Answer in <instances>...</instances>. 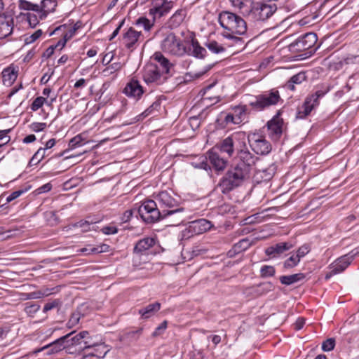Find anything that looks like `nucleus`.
I'll list each match as a JSON object with an SVG mask.
<instances>
[{
	"label": "nucleus",
	"instance_id": "nucleus-1",
	"mask_svg": "<svg viewBox=\"0 0 359 359\" xmlns=\"http://www.w3.org/2000/svg\"><path fill=\"white\" fill-rule=\"evenodd\" d=\"M257 160L243 142L234 158V165L225 173L219 186L223 194H226L241 185L250 176V172Z\"/></svg>",
	"mask_w": 359,
	"mask_h": 359
},
{
	"label": "nucleus",
	"instance_id": "nucleus-2",
	"mask_svg": "<svg viewBox=\"0 0 359 359\" xmlns=\"http://www.w3.org/2000/svg\"><path fill=\"white\" fill-rule=\"evenodd\" d=\"M218 21L222 27L225 29L224 32H231L243 35L247 32L245 21L233 13L229 11L221 12L219 14Z\"/></svg>",
	"mask_w": 359,
	"mask_h": 359
},
{
	"label": "nucleus",
	"instance_id": "nucleus-3",
	"mask_svg": "<svg viewBox=\"0 0 359 359\" xmlns=\"http://www.w3.org/2000/svg\"><path fill=\"white\" fill-rule=\"evenodd\" d=\"M142 220L146 223H154L160 219L163 215V210L157 208V203L153 200L144 201L137 210Z\"/></svg>",
	"mask_w": 359,
	"mask_h": 359
},
{
	"label": "nucleus",
	"instance_id": "nucleus-4",
	"mask_svg": "<svg viewBox=\"0 0 359 359\" xmlns=\"http://www.w3.org/2000/svg\"><path fill=\"white\" fill-rule=\"evenodd\" d=\"M142 78L147 84L161 85L166 81L168 76L161 72L158 66L149 63L144 67Z\"/></svg>",
	"mask_w": 359,
	"mask_h": 359
},
{
	"label": "nucleus",
	"instance_id": "nucleus-5",
	"mask_svg": "<svg viewBox=\"0 0 359 359\" xmlns=\"http://www.w3.org/2000/svg\"><path fill=\"white\" fill-rule=\"evenodd\" d=\"M161 48L165 53L177 56L183 55L186 52L181 40L173 33L166 35L161 42Z\"/></svg>",
	"mask_w": 359,
	"mask_h": 359
},
{
	"label": "nucleus",
	"instance_id": "nucleus-6",
	"mask_svg": "<svg viewBox=\"0 0 359 359\" xmlns=\"http://www.w3.org/2000/svg\"><path fill=\"white\" fill-rule=\"evenodd\" d=\"M280 100V97L278 91L271 90L257 95L255 100L250 102V105L257 109L262 110L266 107L276 104Z\"/></svg>",
	"mask_w": 359,
	"mask_h": 359
},
{
	"label": "nucleus",
	"instance_id": "nucleus-7",
	"mask_svg": "<svg viewBox=\"0 0 359 359\" xmlns=\"http://www.w3.org/2000/svg\"><path fill=\"white\" fill-rule=\"evenodd\" d=\"M326 90H318L311 96H308L302 107H299L296 117L304 118L310 114L311 111L319 104V98L323 97Z\"/></svg>",
	"mask_w": 359,
	"mask_h": 359
},
{
	"label": "nucleus",
	"instance_id": "nucleus-8",
	"mask_svg": "<svg viewBox=\"0 0 359 359\" xmlns=\"http://www.w3.org/2000/svg\"><path fill=\"white\" fill-rule=\"evenodd\" d=\"M212 227L210 221L205 219H200L189 223L188 226L182 231V239H188L194 235L201 234Z\"/></svg>",
	"mask_w": 359,
	"mask_h": 359
},
{
	"label": "nucleus",
	"instance_id": "nucleus-9",
	"mask_svg": "<svg viewBox=\"0 0 359 359\" xmlns=\"http://www.w3.org/2000/svg\"><path fill=\"white\" fill-rule=\"evenodd\" d=\"M277 10V6L275 4H257L254 6L252 5V10L250 15L248 16H252L255 20L264 21L269 18Z\"/></svg>",
	"mask_w": 359,
	"mask_h": 359
},
{
	"label": "nucleus",
	"instance_id": "nucleus-10",
	"mask_svg": "<svg viewBox=\"0 0 359 359\" xmlns=\"http://www.w3.org/2000/svg\"><path fill=\"white\" fill-rule=\"evenodd\" d=\"M186 216L184 208H176L172 210H163L161 219H167L168 226H177L184 221Z\"/></svg>",
	"mask_w": 359,
	"mask_h": 359
},
{
	"label": "nucleus",
	"instance_id": "nucleus-11",
	"mask_svg": "<svg viewBox=\"0 0 359 359\" xmlns=\"http://www.w3.org/2000/svg\"><path fill=\"white\" fill-rule=\"evenodd\" d=\"M317 35L313 32L306 33L297 39L290 46L297 51H303L311 48L317 42Z\"/></svg>",
	"mask_w": 359,
	"mask_h": 359
},
{
	"label": "nucleus",
	"instance_id": "nucleus-12",
	"mask_svg": "<svg viewBox=\"0 0 359 359\" xmlns=\"http://www.w3.org/2000/svg\"><path fill=\"white\" fill-rule=\"evenodd\" d=\"M249 142L252 149L257 154L266 155L271 150V144L262 136L254 135Z\"/></svg>",
	"mask_w": 359,
	"mask_h": 359
},
{
	"label": "nucleus",
	"instance_id": "nucleus-13",
	"mask_svg": "<svg viewBox=\"0 0 359 359\" xmlns=\"http://www.w3.org/2000/svg\"><path fill=\"white\" fill-rule=\"evenodd\" d=\"M142 40V32L136 31L133 27L128 29L122 37V42L128 49L135 48L137 44Z\"/></svg>",
	"mask_w": 359,
	"mask_h": 359
},
{
	"label": "nucleus",
	"instance_id": "nucleus-14",
	"mask_svg": "<svg viewBox=\"0 0 359 359\" xmlns=\"http://www.w3.org/2000/svg\"><path fill=\"white\" fill-rule=\"evenodd\" d=\"M155 199L161 208H168V210H172V208H176L178 205L177 200H176L172 196L171 193L167 191L159 192L155 196Z\"/></svg>",
	"mask_w": 359,
	"mask_h": 359
},
{
	"label": "nucleus",
	"instance_id": "nucleus-15",
	"mask_svg": "<svg viewBox=\"0 0 359 359\" xmlns=\"http://www.w3.org/2000/svg\"><path fill=\"white\" fill-rule=\"evenodd\" d=\"M153 8L149 10V13L154 18H161L167 14L172 7V2L167 0H153Z\"/></svg>",
	"mask_w": 359,
	"mask_h": 359
},
{
	"label": "nucleus",
	"instance_id": "nucleus-16",
	"mask_svg": "<svg viewBox=\"0 0 359 359\" xmlns=\"http://www.w3.org/2000/svg\"><path fill=\"white\" fill-rule=\"evenodd\" d=\"M357 252H353L341 256L334 262L330 265V269H332V273H339L343 272L354 259Z\"/></svg>",
	"mask_w": 359,
	"mask_h": 359
},
{
	"label": "nucleus",
	"instance_id": "nucleus-17",
	"mask_svg": "<svg viewBox=\"0 0 359 359\" xmlns=\"http://www.w3.org/2000/svg\"><path fill=\"white\" fill-rule=\"evenodd\" d=\"M66 339H67V336H62L59 339L55 340L53 342L46 346H44L41 348L34 351V353H39L46 349L48 350L46 353L48 355L57 353L62 351L63 349L67 348L65 342V340H66Z\"/></svg>",
	"mask_w": 359,
	"mask_h": 359
},
{
	"label": "nucleus",
	"instance_id": "nucleus-18",
	"mask_svg": "<svg viewBox=\"0 0 359 359\" xmlns=\"http://www.w3.org/2000/svg\"><path fill=\"white\" fill-rule=\"evenodd\" d=\"M283 121L278 116L273 117L267 123L269 135L274 140H278L283 133Z\"/></svg>",
	"mask_w": 359,
	"mask_h": 359
},
{
	"label": "nucleus",
	"instance_id": "nucleus-19",
	"mask_svg": "<svg viewBox=\"0 0 359 359\" xmlns=\"http://www.w3.org/2000/svg\"><path fill=\"white\" fill-rule=\"evenodd\" d=\"M238 140V134H233L224 139L216 147L221 152L226 153L229 157H231L234 153V144Z\"/></svg>",
	"mask_w": 359,
	"mask_h": 359
},
{
	"label": "nucleus",
	"instance_id": "nucleus-20",
	"mask_svg": "<svg viewBox=\"0 0 359 359\" xmlns=\"http://www.w3.org/2000/svg\"><path fill=\"white\" fill-rule=\"evenodd\" d=\"M123 93L128 97L140 99L144 93V90L142 86L140 84L137 80L132 79L124 88Z\"/></svg>",
	"mask_w": 359,
	"mask_h": 359
},
{
	"label": "nucleus",
	"instance_id": "nucleus-21",
	"mask_svg": "<svg viewBox=\"0 0 359 359\" xmlns=\"http://www.w3.org/2000/svg\"><path fill=\"white\" fill-rule=\"evenodd\" d=\"M292 245L288 242L279 243L275 245L270 246L265 250V253L271 257H276L284 252L292 248Z\"/></svg>",
	"mask_w": 359,
	"mask_h": 359
},
{
	"label": "nucleus",
	"instance_id": "nucleus-22",
	"mask_svg": "<svg viewBox=\"0 0 359 359\" xmlns=\"http://www.w3.org/2000/svg\"><path fill=\"white\" fill-rule=\"evenodd\" d=\"M208 158L210 163L217 170H223L226 166L227 161L215 152L213 149L207 153L206 159Z\"/></svg>",
	"mask_w": 359,
	"mask_h": 359
},
{
	"label": "nucleus",
	"instance_id": "nucleus-23",
	"mask_svg": "<svg viewBox=\"0 0 359 359\" xmlns=\"http://www.w3.org/2000/svg\"><path fill=\"white\" fill-rule=\"evenodd\" d=\"M13 32V20L10 17L0 15V39H4Z\"/></svg>",
	"mask_w": 359,
	"mask_h": 359
},
{
	"label": "nucleus",
	"instance_id": "nucleus-24",
	"mask_svg": "<svg viewBox=\"0 0 359 359\" xmlns=\"http://www.w3.org/2000/svg\"><path fill=\"white\" fill-rule=\"evenodd\" d=\"M231 5L237 8L245 16L250 15L253 1L252 0H229Z\"/></svg>",
	"mask_w": 359,
	"mask_h": 359
},
{
	"label": "nucleus",
	"instance_id": "nucleus-25",
	"mask_svg": "<svg viewBox=\"0 0 359 359\" xmlns=\"http://www.w3.org/2000/svg\"><path fill=\"white\" fill-rule=\"evenodd\" d=\"M152 58L159 63L161 72L163 73L164 75L167 76V74H169L170 67H172V64L169 60L160 52H156Z\"/></svg>",
	"mask_w": 359,
	"mask_h": 359
},
{
	"label": "nucleus",
	"instance_id": "nucleus-26",
	"mask_svg": "<svg viewBox=\"0 0 359 359\" xmlns=\"http://www.w3.org/2000/svg\"><path fill=\"white\" fill-rule=\"evenodd\" d=\"M74 332H72L65 335L67 336V339L65 340L67 348L79 344L81 343V340L86 338V336L88 335V332L82 331L76 335H74Z\"/></svg>",
	"mask_w": 359,
	"mask_h": 359
},
{
	"label": "nucleus",
	"instance_id": "nucleus-27",
	"mask_svg": "<svg viewBox=\"0 0 359 359\" xmlns=\"http://www.w3.org/2000/svg\"><path fill=\"white\" fill-rule=\"evenodd\" d=\"M187 12L184 9L177 10L169 19L168 25L171 29L179 27L184 21Z\"/></svg>",
	"mask_w": 359,
	"mask_h": 359
},
{
	"label": "nucleus",
	"instance_id": "nucleus-28",
	"mask_svg": "<svg viewBox=\"0 0 359 359\" xmlns=\"http://www.w3.org/2000/svg\"><path fill=\"white\" fill-rule=\"evenodd\" d=\"M156 243L155 239L151 237L144 238L139 241L134 248V252L136 253H142L153 247Z\"/></svg>",
	"mask_w": 359,
	"mask_h": 359
},
{
	"label": "nucleus",
	"instance_id": "nucleus-29",
	"mask_svg": "<svg viewBox=\"0 0 359 359\" xmlns=\"http://www.w3.org/2000/svg\"><path fill=\"white\" fill-rule=\"evenodd\" d=\"M161 309V304L155 302L139 310L138 313L144 319L153 316Z\"/></svg>",
	"mask_w": 359,
	"mask_h": 359
},
{
	"label": "nucleus",
	"instance_id": "nucleus-30",
	"mask_svg": "<svg viewBox=\"0 0 359 359\" xmlns=\"http://www.w3.org/2000/svg\"><path fill=\"white\" fill-rule=\"evenodd\" d=\"M305 278L304 273H295L289 276H282L280 277V281L283 285H290L293 283L299 282Z\"/></svg>",
	"mask_w": 359,
	"mask_h": 359
},
{
	"label": "nucleus",
	"instance_id": "nucleus-31",
	"mask_svg": "<svg viewBox=\"0 0 359 359\" xmlns=\"http://www.w3.org/2000/svg\"><path fill=\"white\" fill-rule=\"evenodd\" d=\"M17 72L14 69H6L2 72V81L4 85L10 86L17 79Z\"/></svg>",
	"mask_w": 359,
	"mask_h": 359
},
{
	"label": "nucleus",
	"instance_id": "nucleus-32",
	"mask_svg": "<svg viewBox=\"0 0 359 359\" xmlns=\"http://www.w3.org/2000/svg\"><path fill=\"white\" fill-rule=\"evenodd\" d=\"M234 34H236L231 32H224L222 36L229 40V42L226 44V46H236L237 48H240L243 45V41L241 37L236 36Z\"/></svg>",
	"mask_w": 359,
	"mask_h": 359
},
{
	"label": "nucleus",
	"instance_id": "nucleus-33",
	"mask_svg": "<svg viewBox=\"0 0 359 359\" xmlns=\"http://www.w3.org/2000/svg\"><path fill=\"white\" fill-rule=\"evenodd\" d=\"M191 55L198 58H203L206 53L205 48L201 47L197 41H191Z\"/></svg>",
	"mask_w": 359,
	"mask_h": 359
},
{
	"label": "nucleus",
	"instance_id": "nucleus-34",
	"mask_svg": "<svg viewBox=\"0 0 359 359\" xmlns=\"http://www.w3.org/2000/svg\"><path fill=\"white\" fill-rule=\"evenodd\" d=\"M250 245V243L248 239H242L233 245L232 250L229 252V254L231 256L232 252L233 253H240L247 250Z\"/></svg>",
	"mask_w": 359,
	"mask_h": 359
},
{
	"label": "nucleus",
	"instance_id": "nucleus-35",
	"mask_svg": "<svg viewBox=\"0 0 359 359\" xmlns=\"http://www.w3.org/2000/svg\"><path fill=\"white\" fill-rule=\"evenodd\" d=\"M207 48L213 53H220L225 50V47L219 43H217L216 41H211L206 43Z\"/></svg>",
	"mask_w": 359,
	"mask_h": 359
},
{
	"label": "nucleus",
	"instance_id": "nucleus-36",
	"mask_svg": "<svg viewBox=\"0 0 359 359\" xmlns=\"http://www.w3.org/2000/svg\"><path fill=\"white\" fill-rule=\"evenodd\" d=\"M153 107H154V104H152L149 107H148L142 114H140L136 116L135 117H134L130 122L123 123V125L126 126V125H129V124H133V123H135L136 122H138V121H140L143 120L144 118H146L147 116H148L149 115L151 114V111L153 110Z\"/></svg>",
	"mask_w": 359,
	"mask_h": 359
},
{
	"label": "nucleus",
	"instance_id": "nucleus-37",
	"mask_svg": "<svg viewBox=\"0 0 359 359\" xmlns=\"http://www.w3.org/2000/svg\"><path fill=\"white\" fill-rule=\"evenodd\" d=\"M45 156V149L39 148L29 162L30 166L39 163Z\"/></svg>",
	"mask_w": 359,
	"mask_h": 359
},
{
	"label": "nucleus",
	"instance_id": "nucleus-38",
	"mask_svg": "<svg viewBox=\"0 0 359 359\" xmlns=\"http://www.w3.org/2000/svg\"><path fill=\"white\" fill-rule=\"evenodd\" d=\"M55 4L52 0H43L41 4V9L42 11V18L46 15V13L53 9Z\"/></svg>",
	"mask_w": 359,
	"mask_h": 359
},
{
	"label": "nucleus",
	"instance_id": "nucleus-39",
	"mask_svg": "<svg viewBox=\"0 0 359 359\" xmlns=\"http://www.w3.org/2000/svg\"><path fill=\"white\" fill-rule=\"evenodd\" d=\"M41 306L37 304H31L27 303L25 307V312L31 317H33L34 315L39 311Z\"/></svg>",
	"mask_w": 359,
	"mask_h": 359
},
{
	"label": "nucleus",
	"instance_id": "nucleus-40",
	"mask_svg": "<svg viewBox=\"0 0 359 359\" xmlns=\"http://www.w3.org/2000/svg\"><path fill=\"white\" fill-rule=\"evenodd\" d=\"M275 271V268L273 266L264 265L260 269L261 276L263 278L274 276Z\"/></svg>",
	"mask_w": 359,
	"mask_h": 359
},
{
	"label": "nucleus",
	"instance_id": "nucleus-41",
	"mask_svg": "<svg viewBox=\"0 0 359 359\" xmlns=\"http://www.w3.org/2000/svg\"><path fill=\"white\" fill-rule=\"evenodd\" d=\"M233 115L236 118H240L241 121L243 120V116L245 114L247 107L245 105H238L233 108Z\"/></svg>",
	"mask_w": 359,
	"mask_h": 359
},
{
	"label": "nucleus",
	"instance_id": "nucleus-42",
	"mask_svg": "<svg viewBox=\"0 0 359 359\" xmlns=\"http://www.w3.org/2000/svg\"><path fill=\"white\" fill-rule=\"evenodd\" d=\"M135 24L137 25L142 26L144 30L149 31L153 26V24L150 22V20L147 18L140 17L137 20Z\"/></svg>",
	"mask_w": 359,
	"mask_h": 359
},
{
	"label": "nucleus",
	"instance_id": "nucleus-43",
	"mask_svg": "<svg viewBox=\"0 0 359 359\" xmlns=\"http://www.w3.org/2000/svg\"><path fill=\"white\" fill-rule=\"evenodd\" d=\"M300 259L297 257L296 255H292L284 262V267L287 269L292 268L297 266Z\"/></svg>",
	"mask_w": 359,
	"mask_h": 359
},
{
	"label": "nucleus",
	"instance_id": "nucleus-44",
	"mask_svg": "<svg viewBox=\"0 0 359 359\" xmlns=\"http://www.w3.org/2000/svg\"><path fill=\"white\" fill-rule=\"evenodd\" d=\"M44 103H47V100L43 97H37L32 102L31 109L35 111L40 109Z\"/></svg>",
	"mask_w": 359,
	"mask_h": 359
},
{
	"label": "nucleus",
	"instance_id": "nucleus-45",
	"mask_svg": "<svg viewBox=\"0 0 359 359\" xmlns=\"http://www.w3.org/2000/svg\"><path fill=\"white\" fill-rule=\"evenodd\" d=\"M83 140L80 135H76L71 139L69 143V146L72 149H75L77 147H80L84 144L85 143H83Z\"/></svg>",
	"mask_w": 359,
	"mask_h": 359
},
{
	"label": "nucleus",
	"instance_id": "nucleus-46",
	"mask_svg": "<svg viewBox=\"0 0 359 359\" xmlns=\"http://www.w3.org/2000/svg\"><path fill=\"white\" fill-rule=\"evenodd\" d=\"M335 346V340L333 338H329L322 344V349L324 351H330L334 349Z\"/></svg>",
	"mask_w": 359,
	"mask_h": 359
},
{
	"label": "nucleus",
	"instance_id": "nucleus-47",
	"mask_svg": "<svg viewBox=\"0 0 359 359\" xmlns=\"http://www.w3.org/2000/svg\"><path fill=\"white\" fill-rule=\"evenodd\" d=\"M306 75L304 72H299L290 78V81L294 84H300L306 80Z\"/></svg>",
	"mask_w": 359,
	"mask_h": 359
},
{
	"label": "nucleus",
	"instance_id": "nucleus-48",
	"mask_svg": "<svg viewBox=\"0 0 359 359\" xmlns=\"http://www.w3.org/2000/svg\"><path fill=\"white\" fill-rule=\"evenodd\" d=\"M60 301L59 299H54L50 302H48L45 304L43 307V312L46 313L48 311H50L55 308L58 307L60 305Z\"/></svg>",
	"mask_w": 359,
	"mask_h": 359
},
{
	"label": "nucleus",
	"instance_id": "nucleus-49",
	"mask_svg": "<svg viewBox=\"0 0 359 359\" xmlns=\"http://www.w3.org/2000/svg\"><path fill=\"white\" fill-rule=\"evenodd\" d=\"M27 19L29 25L32 27H35L39 22L38 16L34 13H29L27 15Z\"/></svg>",
	"mask_w": 359,
	"mask_h": 359
},
{
	"label": "nucleus",
	"instance_id": "nucleus-50",
	"mask_svg": "<svg viewBox=\"0 0 359 359\" xmlns=\"http://www.w3.org/2000/svg\"><path fill=\"white\" fill-rule=\"evenodd\" d=\"M260 289L265 292L271 291L273 289V285L271 282L259 284L256 287V292L260 294Z\"/></svg>",
	"mask_w": 359,
	"mask_h": 359
},
{
	"label": "nucleus",
	"instance_id": "nucleus-51",
	"mask_svg": "<svg viewBox=\"0 0 359 359\" xmlns=\"http://www.w3.org/2000/svg\"><path fill=\"white\" fill-rule=\"evenodd\" d=\"M40 292L38 291H35L29 293H22L21 294V299L22 300H28V299H40Z\"/></svg>",
	"mask_w": 359,
	"mask_h": 359
},
{
	"label": "nucleus",
	"instance_id": "nucleus-52",
	"mask_svg": "<svg viewBox=\"0 0 359 359\" xmlns=\"http://www.w3.org/2000/svg\"><path fill=\"white\" fill-rule=\"evenodd\" d=\"M341 64L349 65L359 63V55H349L341 62Z\"/></svg>",
	"mask_w": 359,
	"mask_h": 359
},
{
	"label": "nucleus",
	"instance_id": "nucleus-53",
	"mask_svg": "<svg viewBox=\"0 0 359 359\" xmlns=\"http://www.w3.org/2000/svg\"><path fill=\"white\" fill-rule=\"evenodd\" d=\"M42 34V31L41 29L36 30L34 33H33L25 39L26 43H31L34 42L36 39H38Z\"/></svg>",
	"mask_w": 359,
	"mask_h": 359
},
{
	"label": "nucleus",
	"instance_id": "nucleus-54",
	"mask_svg": "<svg viewBox=\"0 0 359 359\" xmlns=\"http://www.w3.org/2000/svg\"><path fill=\"white\" fill-rule=\"evenodd\" d=\"M224 121L226 124L228 123H233V124H239L241 123V120L240 118H236L233 114H228L226 115L224 118Z\"/></svg>",
	"mask_w": 359,
	"mask_h": 359
},
{
	"label": "nucleus",
	"instance_id": "nucleus-55",
	"mask_svg": "<svg viewBox=\"0 0 359 359\" xmlns=\"http://www.w3.org/2000/svg\"><path fill=\"white\" fill-rule=\"evenodd\" d=\"M46 127V123L35 122V123H32L30 126L32 130L34 132H36V133L43 130Z\"/></svg>",
	"mask_w": 359,
	"mask_h": 359
},
{
	"label": "nucleus",
	"instance_id": "nucleus-56",
	"mask_svg": "<svg viewBox=\"0 0 359 359\" xmlns=\"http://www.w3.org/2000/svg\"><path fill=\"white\" fill-rule=\"evenodd\" d=\"M27 191V189H21V190H18V191H13L11 195H9L7 197L6 201L8 202V203L11 202L12 201H13L15 198H17L19 196H20L23 193H25Z\"/></svg>",
	"mask_w": 359,
	"mask_h": 359
},
{
	"label": "nucleus",
	"instance_id": "nucleus-57",
	"mask_svg": "<svg viewBox=\"0 0 359 359\" xmlns=\"http://www.w3.org/2000/svg\"><path fill=\"white\" fill-rule=\"evenodd\" d=\"M109 249V246L107 244H102L96 248H93L90 251L92 253H101L108 252Z\"/></svg>",
	"mask_w": 359,
	"mask_h": 359
},
{
	"label": "nucleus",
	"instance_id": "nucleus-58",
	"mask_svg": "<svg viewBox=\"0 0 359 359\" xmlns=\"http://www.w3.org/2000/svg\"><path fill=\"white\" fill-rule=\"evenodd\" d=\"M168 323L166 320H164L162 322L155 330V331L153 333V336H158L160 335L161 333H163L166 327H167Z\"/></svg>",
	"mask_w": 359,
	"mask_h": 359
},
{
	"label": "nucleus",
	"instance_id": "nucleus-59",
	"mask_svg": "<svg viewBox=\"0 0 359 359\" xmlns=\"http://www.w3.org/2000/svg\"><path fill=\"white\" fill-rule=\"evenodd\" d=\"M309 252V248L306 245H302L296 252L297 257L301 259L302 257H304Z\"/></svg>",
	"mask_w": 359,
	"mask_h": 359
},
{
	"label": "nucleus",
	"instance_id": "nucleus-60",
	"mask_svg": "<svg viewBox=\"0 0 359 359\" xmlns=\"http://www.w3.org/2000/svg\"><path fill=\"white\" fill-rule=\"evenodd\" d=\"M135 212H137V210H136V209H131V210H126V211L123 213V216H122V217H121V220H122V222H128V221L131 219V217H132V216H133V213H134Z\"/></svg>",
	"mask_w": 359,
	"mask_h": 359
},
{
	"label": "nucleus",
	"instance_id": "nucleus-61",
	"mask_svg": "<svg viewBox=\"0 0 359 359\" xmlns=\"http://www.w3.org/2000/svg\"><path fill=\"white\" fill-rule=\"evenodd\" d=\"M102 231L104 234H107V235L114 234V233H117L116 227L111 226H104L102 228Z\"/></svg>",
	"mask_w": 359,
	"mask_h": 359
},
{
	"label": "nucleus",
	"instance_id": "nucleus-62",
	"mask_svg": "<svg viewBox=\"0 0 359 359\" xmlns=\"http://www.w3.org/2000/svg\"><path fill=\"white\" fill-rule=\"evenodd\" d=\"M54 290H55V288H45V289L39 290V292H40V297L42 298L44 297H48L50 294L54 293L55 292Z\"/></svg>",
	"mask_w": 359,
	"mask_h": 359
},
{
	"label": "nucleus",
	"instance_id": "nucleus-63",
	"mask_svg": "<svg viewBox=\"0 0 359 359\" xmlns=\"http://www.w3.org/2000/svg\"><path fill=\"white\" fill-rule=\"evenodd\" d=\"M121 68V65L120 63H113L111 65L106 68L103 72H109L110 73H112V72L118 71Z\"/></svg>",
	"mask_w": 359,
	"mask_h": 359
},
{
	"label": "nucleus",
	"instance_id": "nucleus-64",
	"mask_svg": "<svg viewBox=\"0 0 359 359\" xmlns=\"http://www.w3.org/2000/svg\"><path fill=\"white\" fill-rule=\"evenodd\" d=\"M304 324L305 319L303 318H299L294 324V329L296 330H299L304 327Z\"/></svg>",
	"mask_w": 359,
	"mask_h": 359
}]
</instances>
